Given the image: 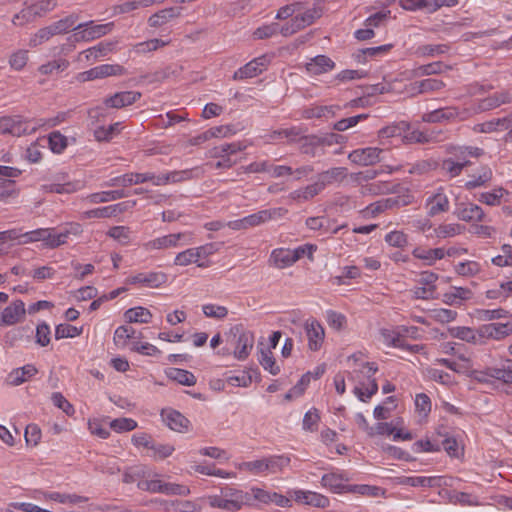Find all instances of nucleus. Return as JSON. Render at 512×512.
<instances>
[{
	"label": "nucleus",
	"mask_w": 512,
	"mask_h": 512,
	"mask_svg": "<svg viewBox=\"0 0 512 512\" xmlns=\"http://www.w3.org/2000/svg\"><path fill=\"white\" fill-rule=\"evenodd\" d=\"M83 228L76 222L67 223L61 228H39L22 233L20 244L42 242L47 249H55L67 243L71 236L81 235Z\"/></svg>",
	"instance_id": "f257e3e1"
},
{
	"label": "nucleus",
	"mask_w": 512,
	"mask_h": 512,
	"mask_svg": "<svg viewBox=\"0 0 512 512\" xmlns=\"http://www.w3.org/2000/svg\"><path fill=\"white\" fill-rule=\"evenodd\" d=\"M287 213L284 208H272L260 210L238 220L229 221L226 225L232 230H246L257 227L269 220L281 218Z\"/></svg>",
	"instance_id": "f03ea898"
},
{
	"label": "nucleus",
	"mask_w": 512,
	"mask_h": 512,
	"mask_svg": "<svg viewBox=\"0 0 512 512\" xmlns=\"http://www.w3.org/2000/svg\"><path fill=\"white\" fill-rule=\"evenodd\" d=\"M193 243V235L190 232H179L163 235L145 242L142 247L146 252L154 250H166Z\"/></svg>",
	"instance_id": "7ed1b4c3"
},
{
	"label": "nucleus",
	"mask_w": 512,
	"mask_h": 512,
	"mask_svg": "<svg viewBox=\"0 0 512 512\" xmlns=\"http://www.w3.org/2000/svg\"><path fill=\"white\" fill-rule=\"evenodd\" d=\"M321 15L322 8L318 5H314L312 8H309L302 13L299 10L289 23L281 27L280 33L283 36H290L313 24L316 19L321 17Z\"/></svg>",
	"instance_id": "20e7f679"
},
{
	"label": "nucleus",
	"mask_w": 512,
	"mask_h": 512,
	"mask_svg": "<svg viewBox=\"0 0 512 512\" xmlns=\"http://www.w3.org/2000/svg\"><path fill=\"white\" fill-rule=\"evenodd\" d=\"M114 27L113 22L105 24H95L94 21L80 23L76 26L77 32L73 34L74 41L76 42H89L98 39L112 31Z\"/></svg>",
	"instance_id": "39448f33"
},
{
	"label": "nucleus",
	"mask_w": 512,
	"mask_h": 512,
	"mask_svg": "<svg viewBox=\"0 0 512 512\" xmlns=\"http://www.w3.org/2000/svg\"><path fill=\"white\" fill-rule=\"evenodd\" d=\"M229 337H233L232 341L236 345L234 356L238 360L246 359L254 345L253 333L244 330L241 325H236L230 329Z\"/></svg>",
	"instance_id": "423d86ee"
},
{
	"label": "nucleus",
	"mask_w": 512,
	"mask_h": 512,
	"mask_svg": "<svg viewBox=\"0 0 512 512\" xmlns=\"http://www.w3.org/2000/svg\"><path fill=\"white\" fill-rule=\"evenodd\" d=\"M138 487L145 491L152 493H162L166 495L187 496L190 493V489L185 485L165 482L160 479L141 481L138 484Z\"/></svg>",
	"instance_id": "0eeeda50"
},
{
	"label": "nucleus",
	"mask_w": 512,
	"mask_h": 512,
	"mask_svg": "<svg viewBox=\"0 0 512 512\" xmlns=\"http://www.w3.org/2000/svg\"><path fill=\"white\" fill-rule=\"evenodd\" d=\"M476 114V110H471V108H463L459 109L456 107H446L436 109L432 112L426 113L423 115V121L429 123L440 122L443 120H454L458 119L460 121H464Z\"/></svg>",
	"instance_id": "6e6552de"
},
{
	"label": "nucleus",
	"mask_w": 512,
	"mask_h": 512,
	"mask_svg": "<svg viewBox=\"0 0 512 512\" xmlns=\"http://www.w3.org/2000/svg\"><path fill=\"white\" fill-rule=\"evenodd\" d=\"M436 273L425 271L420 274L419 286L414 287L411 292L415 299L430 300L436 298Z\"/></svg>",
	"instance_id": "1a4fd4ad"
},
{
	"label": "nucleus",
	"mask_w": 512,
	"mask_h": 512,
	"mask_svg": "<svg viewBox=\"0 0 512 512\" xmlns=\"http://www.w3.org/2000/svg\"><path fill=\"white\" fill-rule=\"evenodd\" d=\"M35 130L36 126H30L28 121L22 120L20 117H0V134H11L19 137Z\"/></svg>",
	"instance_id": "9d476101"
},
{
	"label": "nucleus",
	"mask_w": 512,
	"mask_h": 512,
	"mask_svg": "<svg viewBox=\"0 0 512 512\" xmlns=\"http://www.w3.org/2000/svg\"><path fill=\"white\" fill-rule=\"evenodd\" d=\"M222 494H224L228 511L235 512L244 506H253L252 496L249 492L226 486L222 488Z\"/></svg>",
	"instance_id": "9b49d317"
},
{
	"label": "nucleus",
	"mask_w": 512,
	"mask_h": 512,
	"mask_svg": "<svg viewBox=\"0 0 512 512\" xmlns=\"http://www.w3.org/2000/svg\"><path fill=\"white\" fill-rule=\"evenodd\" d=\"M145 182H152L156 186V175L152 172L145 173H126L124 175L114 177L106 181L103 186L105 187H128L131 185L142 184Z\"/></svg>",
	"instance_id": "f8f14e48"
},
{
	"label": "nucleus",
	"mask_w": 512,
	"mask_h": 512,
	"mask_svg": "<svg viewBox=\"0 0 512 512\" xmlns=\"http://www.w3.org/2000/svg\"><path fill=\"white\" fill-rule=\"evenodd\" d=\"M167 275L163 272H140L125 279L127 285H138L147 288H158L165 284Z\"/></svg>",
	"instance_id": "ddd939ff"
},
{
	"label": "nucleus",
	"mask_w": 512,
	"mask_h": 512,
	"mask_svg": "<svg viewBox=\"0 0 512 512\" xmlns=\"http://www.w3.org/2000/svg\"><path fill=\"white\" fill-rule=\"evenodd\" d=\"M125 74V68L119 64H102L79 74L80 81H92L109 76H121Z\"/></svg>",
	"instance_id": "4468645a"
},
{
	"label": "nucleus",
	"mask_w": 512,
	"mask_h": 512,
	"mask_svg": "<svg viewBox=\"0 0 512 512\" xmlns=\"http://www.w3.org/2000/svg\"><path fill=\"white\" fill-rule=\"evenodd\" d=\"M482 345L487 340L500 341L512 334V324L507 323H488L479 326Z\"/></svg>",
	"instance_id": "2eb2a0df"
},
{
	"label": "nucleus",
	"mask_w": 512,
	"mask_h": 512,
	"mask_svg": "<svg viewBox=\"0 0 512 512\" xmlns=\"http://www.w3.org/2000/svg\"><path fill=\"white\" fill-rule=\"evenodd\" d=\"M304 330L308 340V348L311 351H318L322 347L325 338L323 326L319 321L311 318L305 321Z\"/></svg>",
	"instance_id": "dca6fc26"
},
{
	"label": "nucleus",
	"mask_w": 512,
	"mask_h": 512,
	"mask_svg": "<svg viewBox=\"0 0 512 512\" xmlns=\"http://www.w3.org/2000/svg\"><path fill=\"white\" fill-rule=\"evenodd\" d=\"M383 152L384 150L377 147L355 149L349 153L348 159L357 165L369 166L381 161Z\"/></svg>",
	"instance_id": "f3484780"
},
{
	"label": "nucleus",
	"mask_w": 512,
	"mask_h": 512,
	"mask_svg": "<svg viewBox=\"0 0 512 512\" xmlns=\"http://www.w3.org/2000/svg\"><path fill=\"white\" fill-rule=\"evenodd\" d=\"M136 204L135 201L132 202H122L114 205H109L105 207L95 208L88 211L83 212V219H91V218H111L115 217L124 211H126L129 207H133Z\"/></svg>",
	"instance_id": "a211bd4d"
},
{
	"label": "nucleus",
	"mask_w": 512,
	"mask_h": 512,
	"mask_svg": "<svg viewBox=\"0 0 512 512\" xmlns=\"http://www.w3.org/2000/svg\"><path fill=\"white\" fill-rule=\"evenodd\" d=\"M426 207L428 209L427 214L430 217H434L449 210V199L442 187L438 188L434 194L426 199Z\"/></svg>",
	"instance_id": "6ab92c4d"
},
{
	"label": "nucleus",
	"mask_w": 512,
	"mask_h": 512,
	"mask_svg": "<svg viewBox=\"0 0 512 512\" xmlns=\"http://www.w3.org/2000/svg\"><path fill=\"white\" fill-rule=\"evenodd\" d=\"M25 304L22 300H15L2 311L0 325L10 326L18 323L25 315Z\"/></svg>",
	"instance_id": "aec40b11"
},
{
	"label": "nucleus",
	"mask_w": 512,
	"mask_h": 512,
	"mask_svg": "<svg viewBox=\"0 0 512 512\" xmlns=\"http://www.w3.org/2000/svg\"><path fill=\"white\" fill-rule=\"evenodd\" d=\"M473 292L467 287L451 286L442 296V301L454 307L462 306L466 301L472 299Z\"/></svg>",
	"instance_id": "412c9836"
},
{
	"label": "nucleus",
	"mask_w": 512,
	"mask_h": 512,
	"mask_svg": "<svg viewBox=\"0 0 512 512\" xmlns=\"http://www.w3.org/2000/svg\"><path fill=\"white\" fill-rule=\"evenodd\" d=\"M512 102V92L509 91H500L496 92L493 95L488 96L487 98L481 100L476 108H471V110H476V113L495 109L503 104H508Z\"/></svg>",
	"instance_id": "4be33fe9"
},
{
	"label": "nucleus",
	"mask_w": 512,
	"mask_h": 512,
	"mask_svg": "<svg viewBox=\"0 0 512 512\" xmlns=\"http://www.w3.org/2000/svg\"><path fill=\"white\" fill-rule=\"evenodd\" d=\"M266 66L267 60L265 56L255 58L243 67L239 68L237 71H235L233 79L243 80L247 78H253L260 74L262 71H264L266 69Z\"/></svg>",
	"instance_id": "5701e85b"
},
{
	"label": "nucleus",
	"mask_w": 512,
	"mask_h": 512,
	"mask_svg": "<svg viewBox=\"0 0 512 512\" xmlns=\"http://www.w3.org/2000/svg\"><path fill=\"white\" fill-rule=\"evenodd\" d=\"M291 494L294 500L301 504L311 505L318 508H326L329 505V499L316 492L294 490Z\"/></svg>",
	"instance_id": "b1692460"
},
{
	"label": "nucleus",
	"mask_w": 512,
	"mask_h": 512,
	"mask_svg": "<svg viewBox=\"0 0 512 512\" xmlns=\"http://www.w3.org/2000/svg\"><path fill=\"white\" fill-rule=\"evenodd\" d=\"M364 369L366 370L365 373L367 377L369 378V383L367 387L365 388V392L360 387L354 388V393L357 395L360 401L367 402L374 394L378 391V384L374 378L371 379V377L376 373L377 366H375L374 363H366L364 365Z\"/></svg>",
	"instance_id": "393cba45"
},
{
	"label": "nucleus",
	"mask_w": 512,
	"mask_h": 512,
	"mask_svg": "<svg viewBox=\"0 0 512 512\" xmlns=\"http://www.w3.org/2000/svg\"><path fill=\"white\" fill-rule=\"evenodd\" d=\"M141 97V93L138 91H123L117 92L114 95L106 98L104 104L110 108H122L125 106L132 105Z\"/></svg>",
	"instance_id": "a878e982"
},
{
	"label": "nucleus",
	"mask_w": 512,
	"mask_h": 512,
	"mask_svg": "<svg viewBox=\"0 0 512 512\" xmlns=\"http://www.w3.org/2000/svg\"><path fill=\"white\" fill-rule=\"evenodd\" d=\"M162 418L166 425L177 432H187L190 426V421L176 410H163Z\"/></svg>",
	"instance_id": "bb28decb"
},
{
	"label": "nucleus",
	"mask_w": 512,
	"mask_h": 512,
	"mask_svg": "<svg viewBox=\"0 0 512 512\" xmlns=\"http://www.w3.org/2000/svg\"><path fill=\"white\" fill-rule=\"evenodd\" d=\"M347 175L345 167H333L317 175L316 182L322 190L327 186L341 182Z\"/></svg>",
	"instance_id": "cd10ccee"
},
{
	"label": "nucleus",
	"mask_w": 512,
	"mask_h": 512,
	"mask_svg": "<svg viewBox=\"0 0 512 512\" xmlns=\"http://www.w3.org/2000/svg\"><path fill=\"white\" fill-rule=\"evenodd\" d=\"M456 217L465 222L484 221L485 214L482 208L476 204L459 205L454 211Z\"/></svg>",
	"instance_id": "c85d7f7f"
},
{
	"label": "nucleus",
	"mask_w": 512,
	"mask_h": 512,
	"mask_svg": "<svg viewBox=\"0 0 512 512\" xmlns=\"http://www.w3.org/2000/svg\"><path fill=\"white\" fill-rule=\"evenodd\" d=\"M338 106L334 105H311L302 110L301 116L304 119H329L335 115Z\"/></svg>",
	"instance_id": "c756f323"
},
{
	"label": "nucleus",
	"mask_w": 512,
	"mask_h": 512,
	"mask_svg": "<svg viewBox=\"0 0 512 512\" xmlns=\"http://www.w3.org/2000/svg\"><path fill=\"white\" fill-rule=\"evenodd\" d=\"M38 370L33 364L13 369L7 376V383L11 386H19L37 374Z\"/></svg>",
	"instance_id": "7c9ffc66"
},
{
	"label": "nucleus",
	"mask_w": 512,
	"mask_h": 512,
	"mask_svg": "<svg viewBox=\"0 0 512 512\" xmlns=\"http://www.w3.org/2000/svg\"><path fill=\"white\" fill-rule=\"evenodd\" d=\"M439 479L437 476H401L395 479V483L411 487H435L439 485Z\"/></svg>",
	"instance_id": "2f4dec72"
},
{
	"label": "nucleus",
	"mask_w": 512,
	"mask_h": 512,
	"mask_svg": "<svg viewBox=\"0 0 512 512\" xmlns=\"http://www.w3.org/2000/svg\"><path fill=\"white\" fill-rule=\"evenodd\" d=\"M113 49V42H100L99 44L82 51L79 54V60L84 57L86 61H96L97 59L104 57L108 53L112 52Z\"/></svg>",
	"instance_id": "473e14b6"
},
{
	"label": "nucleus",
	"mask_w": 512,
	"mask_h": 512,
	"mask_svg": "<svg viewBox=\"0 0 512 512\" xmlns=\"http://www.w3.org/2000/svg\"><path fill=\"white\" fill-rule=\"evenodd\" d=\"M270 262L278 269H284L296 263L293 250L284 248L274 249L270 256Z\"/></svg>",
	"instance_id": "72a5a7b5"
},
{
	"label": "nucleus",
	"mask_w": 512,
	"mask_h": 512,
	"mask_svg": "<svg viewBox=\"0 0 512 512\" xmlns=\"http://www.w3.org/2000/svg\"><path fill=\"white\" fill-rule=\"evenodd\" d=\"M334 62L325 55H318L306 64V69L311 75H320L334 68Z\"/></svg>",
	"instance_id": "f704fd0d"
},
{
	"label": "nucleus",
	"mask_w": 512,
	"mask_h": 512,
	"mask_svg": "<svg viewBox=\"0 0 512 512\" xmlns=\"http://www.w3.org/2000/svg\"><path fill=\"white\" fill-rule=\"evenodd\" d=\"M192 178L191 170L171 171L156 175V186H163L169 183H180Z\"/></svg>",
	"instance_id": "c9c22d12"
},
{
	"label": "nucleus",
	"mask_w": 512,
	"mask_h": 512,
	"mask_svg": "<svg viewBox=\"0 0 512 512\" xmlns=\"http://www.w3.org/2000/svg\"><path fill=\"white\" fill-rule=\"evenodd\" d=\"M348 478L344 477L343 474L335 472L327 473L322 476L321 483L325 487H329L335 493H342L347 491V487L343 484Z\"/></svg>",
	"instance_id": "e433bc0d"
},
{
	"label": "nucleus",
	"mask_w": 512,
	"mask_h": 512,
	"mask_svg": "<svg viewBox=\"0 0 512 512\" xmlns=\"http://www.w3.org/2000/svg\"><path fill=\"white\" fill-rule=\"evenodd\" d=\"M128 194L124 190H110L92 193L86 197V200L92 204L105 203L115 201L127 197Z\"/></svg>",
	"instance_id": "4c0bfd02"
},
{
	"label": "nucleus",
	"mask_w": 512,
	"mask_h": 512,
	"mask_svg": "<svg viewBox=\"0 0 512 512\" xmlns=\"http://www.w3.org/2000/svg\"><path fill=\"white\" fill-rule=\"evenodd\" d=\"M84 187V184L82 181H73V182H66L63 184L60 183H53L49 185H43L42 189L45 192L49 193H58V194H70L74 193L78 190H81Z\"/></svg>",
	"instance_id": "58836bf2"
},
{
	"label": "nucleus",
	"mask_w": 512,
	"mask_h": 512,
	"mask_svg": "<svg viewBox=\"0 0 512 512\" xmlns=\"http://www.w3.org/2000/svg\"><path fill=\"white\" fill-rule=\"evenodd\" d=\"M124 318L128 323H143L147 324L151 322L152 313L145 307H134L128 309L124 313Z\"/></svg>",
	"instance_id": "ea45409f"
},
{
	"label": "nucleus",
	"mask_w": 512,
	"mask_h": 512,
	"mask_svg": "<svg viewBox=\"0 0 512 512\" xmlns=\"http://www.w3.org/2000/svg\"><path fill=\"white\" fill-rule=\"evenodd\" d=\"M179 16V12L176 8H166L162 9L153 15H151L148 19V24L151 27H160L166 24L169 20L176 18Z\"/></svg>",
	"instance_id": "a19ab883"
},
{
	"label": "nucleus",
	"mask_w": 512,
	"mask_h": 512,
	"mask_svg": "<svg viewBox=\"0 0 512 512\" xmlns=\"http://www.w3.org/2000/svg\"><path fill=\"white\" fill-rule=\"evenodd\" d=\"M167 376L169 379L184 386H193L196 384V377L194 374L184 369L170 368L167 372Z\"/></svg>",
	"instance_id": "79ce46f5"
},
{
	"label": "nucleus",
	"mask_w": 512,
	"mask_h": 512,
	"mask_svg": "<svg viewBox=\"0 0 512 512\" xmlns=\"http://www.w3.org/2000/svg\"><path fill=\"white\" fill-rule=\"evenodd\" d=\"M492 176V170L488 166H482L479 170V174L472 176V179L465 182L464 187L467 190L482 187L491 181Z\"/></svg>",
	"instance_id": "37998d69"
},
{
	"label": "nucleus",
	"mask_w": 512,
	"mask_h": 512,
	"mask_svg": "<svg viewBox=\"0 0 512 512\" xmlns=\"http://www.w3.org/2000/svg\"><path fill=\"white\" fill-rule=\"evenodd\" d=\"M512 127V116L493 119L481 124L482 133H491L494 131L508 130Z\"/></svg>",
	"instance_id": "c03bdc74"
},
{
	"label": "nucleus",
	"mask_w": 512,
	"mask_h": 512,
	"mask_svg": "<svg viewBox=\"0 0 512 512\" xmlns=\"http://www.w3.org/2000/svg\"><path fill=\"white\" fill-rule=\"evenodd\" d=\"M464 230L465 227L458 223H444L434 229V234L437 238L446 239L460 235Z\"/></svg>",
	"instance_id": "a18cd8bd"
},
{
	"label": "nucleus",
	"mask_w": 512,
	"mask_h": 512,
	"mask_svg": "<svg viewBox=\"0 0 512 512\" xmlns=\"http://www.w3.org/2000/svg\"><path fill=\"white\" fill-rule=\"evenodd\" d=\"M289 464L290 458L283 455L265 457L266 473H279Z\"/></svg>",
	"instance_id": "49530a36"
},
{
	"label": "nucleus",
	"mask_w": 512,
	"mask_h": 512,
	"mask_svg": "<svg viewBox=\"0 0 512 512\" xmlns=\"http://www.w3.org/2000/svg\"><path fill=\"white\" fill-rule=\"evenodd\" d=\"M450 50L448 44H425L416 49V54L420 57H435L443 55Z\"/></svg>",
	"instance_id": "de8ad7c7"
},
{
	"label": "nucleus",
	"mask_w": 512,
	"mask_h": 512,
	"mask_svg": "<svg viewBox=\"0 0 512 512\" xmlns=\"http://www.w3.org/2000/svg\"><path fill=\"white\" fill-rule=\"evenodd\" d=\"M471 164L470 161L460 162L455 161L453 158H448L442 162V170L448 175L449 178L459 176L463 169Z\"/></svg>",
	"instance_id": "09e8293b"
},
{
	"label": "nucleus",
	"mask_w": 512,
	"mask_h": 512,
	"mask_svg": "<svg viewBox=\"0 0 512 512\" xmlns=\"http://www.w3.org/2000/svg\"><path fill=\"white\" fill-rule=\"evenodd\" d=\"M479 334V327L475 330L469 327H458L454 329L453 333L455 337L463 341L473 343L476 345H482L481 336Z\"/></svg>",
	"instance_id": "8fccbe9b"
},
{
	"label": "nucleus",
	"mask_w": 512,
	"mask_h": 512,
	"mask_svg": "<svg viewBox=\"0 0 512 512\" xmlns=\"http://www.w3.org/2000/svg\"><path fill=\"white\" fill-rule=\"evenodd\" d=\"M169 44V41H164L161 39H150L144 42L137 43L133 46V51L136 54L142 55L152 51H156L161 47H164Z\"/></svg>",
	"instance_id": "3c124183"
},
{
	"label": "nucleus",
	"mask_w": 512,
	"mask_h": 512,
	"mask_svg": "<svg viewBox=\"0 0 512 512\" xmlns=\"http://www.w3.org/2000/svg\"><path fill=\"white\" fill-rule=\"evenodd\" d=\"M196 257L198 259V267L206 268L209 267L210 262L208 257L216 252V246L214 243H208L199 247L194 248Z\"/></svg>",
	"instance_id": "603ef678"
},
{
	"label": "nucleus",
	"mask_w": 512,
	"mask_h": 512,
	"mask_svg": "<svg viewBox=\"0 0 512 512\" xmlns=\"http://www.w3.org/2000/svg\"><path fill=\"white\" fill-rule=\"evenodd\" d=\"M302 135V129L300 127H289L273 131L269 138L270 140H279L286 138L290 142L296 141Z\"/></svg>",
	"instance_id": "864d4df0"
},
{
	"label": "nucleus",
	"mask_w": 512,
	"mask_h": 512,
	"mask_svg": "<svg viewBox=\"0 0 512 512\" xmlns=\"http://www.w3.org/2000/svg\"><path fill=\"white\" fill-rule=\"evenodd\" d=\"M107 235L122 245H127L131 242L132 231L126 226H114L109 229Z\"/></svg>",
	"instance_id": "5fc2aeb1"
},
{
	"label": "nucleus",
	"mask_w": 512,
	"mask_h": 512,
	"mask_svg": "<svg viewBox=\"0 0 512 512\" xmlns=\"http://www.w3.org/2000/svg\"><path fill=\"white\" fill-rule=\"evenodd\" d=\"M68 66V60L64 58H59L41 65L38 70L42 75H50L54 72L64 71L68 68Z\"/></svg>",
	"instance_id": "6e6d98bb"
},
{
	"label": "nucleus",
	"mask_w": 512,
	"mask_h": 512,
	"mask_svg": "<svg viewBox=\"0 0 512 512\" xmlns=\"http://www.w3.org/2000/svg\"><path fill=\"white\" fill-rule=\"evenodd\" d=\"M380 336L382 342L387 346L398 348L404 347V341L400 338L397 328L395 330L381 329Z\"/></svg>",
	"instance_id": "4d7b16f0"
},
{
	"label": "nucleus",
	"mask_w": 512,
	"mask_h": 512,
	"mask_svg": "<svg viewBox=\"0 0 512 512\" xmlns=\"http://www.w3.org/2000/svg\"><path fill=\"white\" fill-rule=\"evenodd\" d=\"M135 337L134 328L122 325L115 330L113 340L117 346L124 347L127 343V340L133 339Z\"/></svg>",
	"instance_id": "13d9d810"
},
{
	"label": "nucleus",
	"mask_w": 512,
	"mask_h": 512,
	"mask_svg": "<svg viewBox=\"0 0 512 512\" xmlns=\"http://www.w3.org/2000/svg\"><path fill=\"white\" fill-rule=\"evenodd\" d=\"M36 15L34 14V11L29 4V2L26 3V6L17 14H15L12 18V23L16 26H24L28 23H31L35 21Z\"/></svg>",
	"instance_id": "bf43d9fd"
},
{
	"label": "nucleus",
	"mask_w": 512,
	"mask_h": 512,
	"mask_svg": "<svg viewBox=\"0 0 512 512\" xmlns=\"http://www.w3.org/2000/svg\"><path fill=\"white\" fill-rule=\"evenodd\" d=\"M120 132V123H114L109 125L108 127H98L94 131V137L97 141H109L112 139L116 134Z\"/></svg>",
	"instance_id": "052dcab7"
},
{
	"label": "nucleus",
	"mask_w": 512,
	"mask_h": 512,
	"mask_svg": "<svg viewBox=\"0 0 512 512\" xmlns=\"http://www.w3.org/2000/svg\"><path fill=\"white\" fill-rule=\"evenodd\" d=\"M483 373L488 377L512 384V369L510 366L508 368L488 367Z\"/></svg>",
	"instance_id": "680f3d73"
},
{
	"label": "nucleus",
	"mask_w": 512,
	"mask_h": 512,
	"mask_svg": "<svg viewBox=\"0 0 512 512\" xmlns=\"http://www.w3.org/2000/svg\"><path fill=\"white\" fill-rule=\"evenodd\" d=\"M449 67L442 62H433L426 65H421L414 69V75L417 77L426 76V75H434L442 73L445 69Z\"/></svg>",
	"instance_id": "e2e57ef3"
},
{
	"label": "nucleus",
	"mask_w": 512,
	"mask_h": 512,
	"mask_svg": "<svg viewBox=\"0 0 512 512\" xmlns=\"http://www.w3.org/2000/svg\"><path fill=\"white\" fill-rule=\"evenodd\" d=\"M259 362L272 375H277L280 372V367L276 364L275 358L269 350L260 351Z\"/></svg>",
	"instance_id": "0e129e2a"
},
{
	"label": "nucleus",
	"mask_w": 512,
	"mask_h": 512,
	"mask_svg": "<svg viewBox=\"0 0 512 512\" xmlns=\"http://www.w3.org/2000/svg\"><path fill=\"white\" fill-rule=\"evenodd\" d=\"M239 469L253 475L266 474L265 458L243 462L239 465Z\"/></svg>",
	"instance_id": "69168bd1"
},
{
	"label": "nucleus",
	"mask_w": 512,
	"mask_h": 512,
	"mask_svg": "<svg viewBox=\"0 0 512 512\" xmlns=\"http://www.w3.org/2000/svg\"><path fill=\"white\" fill-rule=\"evenodd\" d=\"M245 149V146L240 142L225 143L213 149L212 155L215 157H224L225 155H232Z\"/></svg>",
	"instance_id": "338daca9"
},
{
	"label": "nucleus",
	"mask_w": 512,
	"mask_h": 512,
	"mask_svg": "<svg viewBox=\"0 0 512 512\" xmlns=\"http://www.w3.org/2000/svg\"><path fill=\"white\" fill-rule=\"evenodd\" d=\"M325 318L328 325L335 330H342L347 324L345 315L334 310H327Z\"/></svg>",
	"instance_id": "774afa93"
}]
</instances>
